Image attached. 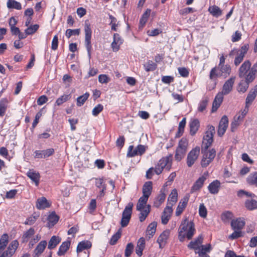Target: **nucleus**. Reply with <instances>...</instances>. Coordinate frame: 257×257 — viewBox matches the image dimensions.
Returning a JSON list of instances; mask_svg holds the SVG:
<instances>
[{"instance_id":"obj_35","label":"nucleus","mask_w":257,"mask_h":257,"mask_svg":"<svg viewBox=\"0 0 257 257\" xmlns=\"http://www.w3.org/2000/svg\"><path fill=\"white\" fill-rule=\"evenodd\" d=\"M244 225L245 221L241 218L232 220L231 222V226L233 230H241Z\"/></svg>"},{"instance_id":"obj_19","label":"nucleus","mask_w":257,"mask_h":257,"mask_svg":"<svg viewBox=\"0 0 257 257\" xmlns=\"http://www.w3.org/2000/svg\"><path fill=\"white\" fill-rule=\"evenodd\" d=\"M189 200V197L186 196L183 197L179 202V203L177 207L175 214L176 216H178L181 214V213L184 211V209L186 208L188 202Z\"/></svg>"},{"instance_id":"obj_13","label":"nucleus","mask_w":257,"mask_h":257,"mask_svg":"<svg viewBox=\"0 0 257 257\" xmlns=\"http://www.w3.org/2000/svg\"><path fill=\"white\" fill-rule=\"evenodd\" d=\"M208 172L204 173L203 175L200 177L194 183L193 185L191 187V192H196L200 190L203 186L205 181L207 179L208 176Z\"/></svg>"},{"instance_id":"obj_7","label":"nucleus","mask_w":257,"mask_h":257,"mask_svg":"<svg viewBox=\"0 0 257 257\" xmlns=\"http://www.w3.org/2000/svg\"><path fill=\"white\" fill-rule=\"evenodd\" d=\"M199 147H196L188 154L186 163L188 167H191L197 161L200 154Z\"/></svg>"},{"instance_id":"obj_55","label":"nucleus","mask_w":257,"mask_h":257,"mask_svg":"<svg viewBox=\"0 0 257 257\" xmlns=\"http://www.w3.org/2000/svg\"><path fill=\"white\" fill-rule=\"evenodd\" d=\"M121 231L119 229L111 238L109 243L111 245H114L117 242L118 239L120 237Z\"/></svg>"},{"instance_id":"obj_42","label":"nucleus","mask_w":257,"mask_h":257,"mask_svg":"<svg viewBox=\"0 0 257 257\" xmlns=\"http://www.w3.org/2000/svg\"><path fill=\"white\" fill-rule=\"evenodd\" d=\"M148 198V197H145L144 196H142L140 198L137 204V210L142 211V209H144L145 206L147 204Z\"/></svg>"},{"instance_id":"obj_59","label":"nucleus","mask_w":257,"mask_h":257,"mask_svg":"<svg viewBox=\"0 0 257 257\" xmlns=\"http://www.w3.org/2000/svg\"><path fill=\"white\" fill-rule=\"evenodd\" d=\"M39 217V215H32L31 216L27 218L25 221L24 224L25 225H31L35 223L37 219Z\"/></svg>"},{"instance_id":"obj_1","label":"nucleus","mask_w":257,"mask_h":257,"mask_svg":"<svg viewBox=\"0 0 257 257\" xmlns=\"http://www.w3.org/2000/svg\"><path fill=\"white\" fill-rule=\"evenodd\" d=\"M195 231V229L193 222H189L186 219L182 222L179 228L178 239L181 242H183L185 237L190 240L194 235Z\"/></svg>"},{"instance_id":"obj_24","label":"nucleus","mask_w":257,"mask_h":257,"mask_svg":"<svg viewBox=\"0 0 257 257\" xmlns=\"http://www.w3.org/2000/svg\"><path fill=\"white\" fill-rule=\"evenodd\" d=\"M190 133L191 136H194L198 131L200 126V122L198 119L194 118L189 123Z\"/></svg>"},{"instance_id":"obj_53","label":"nucleus","mask_w":257,"mask_h":257,"mask_svg":"<svg viewBox=\"0 0 257 257\" xmlns=\"http://www.w3.org/2000/svg\"><path fill=\"white\" fill-rule=\"evenodd\" d=\"M245 207L249 210H252L257 208V201L251 199L247 200L245 202Z\"/></svg>"},{"instance_id":"obj_60","label":"nucleus","mask_w":257,"mask_h":257,"mask_svg":"<svg viewBox=\"0 0 257 257\" xmlns=\"http://www.w3.org/2000/svg\"><path fill=\"white\" fill-rule=\"evenodd\" d=\"M208 101V99L207 98H205L200 102L198 107L199 111L202 112L206 109Z\"/></svg>"},{"instance_id":"obj_46","label":"nucleus","mask_w":257,"mask_h":257,"mask_svg":"<svg viewBox=\"0 0 257 257\" xmlns=\"http://www.w3.org/2000/svg\"><path fill=\"white\" fill-rule=\"evenodd\" d=\"M48 220L49 226H53L58 221L59 216L55 212H53L49 215Z\"/></svg>"},{"instance_id":"obj_52","label":"nucleus","mask_w":257,"mask_h":257,"mask_svg":"<svg viewBox=\"0 0 257 257\" xmlns=\"http://www.w3.org/2000/svg\"><path fill=\"white\" fill-rule=\"evenodd\" d=\"M71 98L70 94H64L61 96L60 97L57 98L55 102V104L60 106L63 103L66 102L68 100H69Z\"/></svg>"},{"instance_id":"obj_15","label":"nucleus","mask_w":257,"mask_h":257,"mask_svg":"<svg viewBox=\"0 0 257 257\" xmlns=\"http://www.w3.org/2000/svg\"><path fill=\"white\" fill-rule=\"evenodd\" d=\"M167 192V190L165 189V186L161 189L159 194L154 199V206L155 207L158 208L164 202Z\"/></svg>"},{"instance_id":"obj_45","label":"nucleus","mask_w":257,"mask_h":257,"mask_svg":"<svg viewBox=\"0 0 257 257\" xmlns=\"http://www.w3.org/2000/svg\"><path fill=\"white\" fill-rule=\"evenodd\" d=\"M146 150V148L145 146L139 145L137 146L136 149H134L133 154L131 155V153H129L128 155L131 156L142 155L145 152Z\"/></svg>"},{"instance_id":"obj_8","label":"nucleus","mask_w":257,"mask_h":257,"mask_svg":"<svg viewBox=\"0 0 257 257\" xmlns=\"http://www.w3.org/2000/svg\"><path fill=\"white\" fill-rule=\"evenodd\" d=\"M85 42L86 47L88 52L89 57L90 56V50L91 49V30L90 28V25L85 22Z\"/></svg>"},{"instance_id":"obj_51","label":"nucleus","mask_w":257,"mask_h":257,"mask_svg":"<svg viewBox=\"0 0 257 257\" xmlns=\"http://www.w3.org/2000/svg\"><path fill=\"white\" fill-rule=\"evenodd\" d=\"M89 96V93L86 92L81 96H79L77 98L76 104L78 106H81L83 105L86 100L88 98Z\"/></svg>"},{"instance_id":"obj_16","label":"nucleus","mask_w":257,"mask_h":257,"mask_svg":"<svg viewBox=\"0 0 257 257\" xmlns=\"http://www.w3.org/2000/svg\"><path fill=\"white\" fill-rule=\"evenodd\" d=\"M228 124V119L226 115H224L220 120L217 133L219 136H222L225 133Z\"/></svg>"},{"instance_id":"obj_39","label":"nucleus","mask_w":257,"mask_h":257,"mask_svg":"<svg viewBox=\"0 0 257 257\" xmlns=\"http://www.w3.org/2000/svg\"><path fill=\"white\" fill-rule=\"evenodd\" d=\"M246 180L248 184L257 186V172L250 173Z\"/></svg>"},{"instance_id":"obj_20","label":"nucleus","mask_w":257,"mask_h":257,"mask_svg":"<svg viewBox=\"0 0 257 257\" xmlns=\"http://www.w3.org/2000/svg\"><path fill=\"white\" fill-rule=\"evenodd\" d=\"M170 232L168 229L164 230L159 236L157 239V242L159 244L160 248H163L167 242L169 238Z\"/></svg>"},{"instance_id":"obj_22","label":"nucleus","mask_w":257,"mask_h":257,"mask_svg":"<svg viewBox=\"0 0 257 257\" xmlns=\"http://www.w3.org/2000/svg\"><path fill=\"white\" fill-rule=\"evenodd\" d=\"M223 99V96L222 95V94L218 93L212 103V107L211 109L212 112H214L217 110L222 102Z\"/></svg>"},{"instance_id":"obj_56","label":"nucleus","mask_w":257,"mask_h":257,"mask_svg":"<svg viewBox=\"0 0 257 257\" xmlns=\"http://www.w3.org/2000/svg\"><path fill=\"white\" fill-rule=\"evenodd\" d=\"M39 26L37 24L31 25L27 29L25 30V33L30 35L35 33L39 29Z\"/></svg>"},{"instance_id":"obj_62","label":"nucleus","mask_w":257,"mask_h":257,"mask_svg":"<svg viewBox=\"0 0 257 257\" xmlns=\"http://www.w3.org/2000/svg\"><path fill=\"white\" fill-rule=\"evenodd\" d=\"M233 217L232 213L230 211H226L221 214V219L224 222H227Z\"/></svg>"},{"instance_id":"obj_29","label":"nucleus","mask_w":257,"mask_h":257,"mask_svg":"<svg viewBox=\"0 0 257 257\" xmlns=\"http://www.w3.org/2000/svg\"><path fill=\"white\" fill-rule=\"evenodd\" d=\"M203 238L201 235L198 236V237L195 239L194 241H191L188 245V247L190 249H194L197 250L199 249L200 246V245L203 242Z\"/></svg>"},{"instance_id":"obj_27","label":"nucleus","mask_w":257,"mask_h":257,"mask_svg":"<svg viewBox=\"0 0 257 257\" xmlns=\"http://www.w3.org/2000/svg\"><path fill=\"white\" fill-rule=\"evenodd\" d=\"M71 244L70 240H67L64 241L62 243L61 245L60 246L58 251L57 252V254L59 256L64 255L65 253L69 249Z\"/></svg>"},{"instance_id":"obj_44","label":"nucleus","mask_w":257,"mask_h":257,"mask_svg":"<svg viewBox=\"0 0 257 257\" xmlns=\"http://www.w3.org/2000/svg\"><path fill=\"white\" fill-rule=\"evenodd\" d=\"M249 83L246 81V80L241 81L237 86V91L240 93H244L248 88Z\"/></svg>"},{"instance_id":"obj_32","label":"nucleus","mask_w":257,"mask_h":257,"mask_svg":"<svg viewBox=\"0 0 257 257\" xmlns=\"http://www.w3.org/2000/svg\"><path fill=\"white\" fill-rule=\"evenodd\" d=\"M257 74V62L253 64L252 67H250V70L248 72L247 77L246 81L249 82H252Z\"/></svg>"},{"instance_id":"obj_49","label":"nucleus","mask_w":257,"mask_h":257,"mask_svg":"<svg viewBox=\"0 0 257 257\" xmlns=\"http://www.w3.org/2000/svg\"><path fill=\"white\" fill-rule=\"evenodd\" d=\"M145 70L147 72L154 71L157 67V64L152 61L149 60L144 65Z\"/></svg>"},{"instance_id":"obj_9","label":"nucleus","mask_w":257,"mask_h":257,"mask_svg":"<svg viewBox=\"0 0 257 257\" xmlns=\"http://www.w3.org/2000/svg\"><path fill=\"white\" fill-rule=\"evenodd\" d=\"M249 49L248 44H245L241 47L238 50L237 54L235 58L234 64L237 66L242 61L245 55L246 54Z\"/></svg>"},{"instance_id":"obj_30","label":"nucleus","mask_w":257,"mask_h":257,"mask_svg":"<svg viewBox=\"0 0 257 257\" xmlns=\"http://www.w3.org/2000/svg\"><path fill=\"white\" fill-rule=\"evenodd\" d=\"M178 198V192L176 189H174L172 190L170 194L169 195L168 198L167 205L172 206L175 204L177 201Z\"/></svg>"},{"instance_id":"obj_31","label":"nucleus","mask_w":257,"mask_h":257,"mask_svg":"<svg viewBox=\"0 0 257 257\" xmlns=\"http://www.w3.org/2000/svg\"><path fill=\"white\" fill-rule=\"evenodd\" d=\"M145 247V239L143 237L140 238L138 242L136 248V252L139 256H142L143 251Z\"/></svg>"},{"instance_id":"obj_36","label":"nucleus","mask_w":257,"mask_h":257,"mask_svg":"<svg viewBox=\"0 0 257 257\" xmlns=\"http://www.w3.org/2000/svg\"><path fill=\"white\" fill-rule=\"evenodd\" d=\"M61 238L57 236L53 235L50 238L48 245V248L52 249L55 248L57 245L61 242Z\"/></svg>"},{"instance_id":"obj_41","label":"nucleus","mask_w":257,"mask_h":257,"mask_svg":"<svg viewBox=\"0 0 257 257\" xmlns=\"http://www.w3.org/2000/svg\"><path fill=\"white\" fill-rule=\"evenodd\" d=\"M35 230L32 227L24 232L22 236V242L23 243L27 242L30 238L35 234Z\"/></svg>"},{"instance_id":"obj_40","label":"nucleus","mask_w":257,"mask_h":257,"mask_svg":"<svg viewBox=\"0 0 257 257\" xmlns=\"http://www.w3.org/2000/svg\"><path fill=\"white\" fill-rule=\"evenodd\" d=\"M208 11L213 16L216 18L219 17L222 15V11L216 6H212L209 8Z\"/></svg>"},{"instance_id":"obj_23","label":"nucleus","mask_w":257,"mask_h":257,"mask_svg":"<svg viewBox=\"0 0 257 257\" xmlns=\"http://www.w3.org/2000/svg\"><path fill=\"white\" fill-rule=\"evenodd\" d=\"M257 95V85H255L249 92L246 99L245 104L249 105L254 100Z\"/></svg>"},{"instance_id":"obj_26","label":"nucleus","mask_w":257,"mask_h":257,"mask_svg":"<svg viewBox=\"0 0 257 257\" xmlns=\"http://www.w3.org/2000/svg\"><path fill=\"white\" fill-rule=\"evenodd\" d=\"M220 183L218 180H214L208 186L209 192L213 194H217L219 190Z\"/></svg>"},{"instance_id":"obj_48","label":"nucleus","mask_w":257,"mask_h":257,"mask_svg":"<svg viewBox=\"0 0 257 257\" xmlns=\"http://www.w3.org/2000/svg\"><path fill=\"white\" fill-rule=\"evenodd\" d=\"M186 118H183L182 120L179 122L178 132L176 135V137H180L182 135L184 132L185 126L186 125Z\"/></svg>"},{"instance_id":"obj_4","label":"nucleus","mask_w":257,"mask_h":257,"mask_svg":"<svg viewBox=\"0 0 257 257\" xmlns=\"http://www.w3.org/2000/svg\"><path fill=\"white\" fill-rule=\"evenodd\" d=\"M203 153L202 158L201 161V165L202 167H207L214 160L216 156V151L214 149L208 150L204 149Z\"/></svg>"},{"instance_id":"obj_57","label":"nucleus","mask_w":257,"mask_h":257,"mask_svg":"<svg viewBox=\"0 0 257 257\" xmlns=\"http://www.w3.org/2000/svg\"><path fill=\"white\" fill-rule=\"evenodd\" d=\"M188 147V141L186 138H182L179 142L177 148L187 151Z\"/></svg>"},{"instance_id":"obj_43","label":"nucleus","mask_w":257,"mask_h":257,"mask_svg":"<svg viewBox=\"0 0 257 257\" xmlns=\"http://www.w3.org/2000/svg\"><path fill=\"white\" fill-rule=\"evenodd\" d=\"M7 7L10 9H15L18 10L22 9V5L20 3L15 0H8L7 2Z\"/></svg>"},{"instance_id":"obj_64","label":"nucleus","mask_w":257,"mask_h":257,"mask_svg":"<svg viewBox=\"0 0 257 257\" xmlns=\"http://www.w3.org/2000/svg\"><path fill=\"white\" fill-rule=\"evenodd\" d=\"M207 209L204 204H201L199 208V215L203 218H205L207 216Z\"/></svg>"},{"instance_id":"obj_37","label":"nucleus","mask_w":257,"mask_h":257,"mask_svg":"<svg viewBox=\"0 0 257 257\" xmlns=\"http://www.w3.org/2000/svg\"><path fill=\"white\" fill-rule=\"evenodd\" d=\"M9 242L8 234H3L0 238V253L5 249Z\"/></svg>"},{"instance_id":"obj_12","label":"nucleus","mask_w":257,"mask_h":257,"mask_svg":"<svg viewBox=\"0 0 257 257\" xmlns=\"http://www.w3.org/2000/svg\"><path fill=\"white\" fill-rule=\"evenodd\" d=\"M235 79V77H232L226 81L222 86V91L218 93H222L223 96L229 94L232 90Z\"/></svg>"},{"instance_id":"obj_54","label":"nucleus","mask_w":257,"mask_h":257,"mask_svg":"<svg viewBox=\"0 0 257 257\" xmlns=\"http://www.w3.org/2000/svg\"><path fill=\"white\" fill-rule=\"evenodd\" d=\"M187 151L177 148L175 155V160L177 161H181L185 156Z\"/></svg>"},{"instance_id":"obj_38","label":"nucleus","mask_w":257,"mask_h":257,"mask_svg":"<svg viewBox=\"0 0 257 257\" xmlns=\"http://www.w3.org/2000/svg\"><path fill=\"white\" fill-rule=\"evenodd\" d=\"M157 226V223L156 222H153L151 223L149 226H148L146 233L147 235L149 236V238H150L152 237L155 234L156 230V227Z\"/></svg>"},{"instance_id":"obj_2","label":"nucleus","mask_w":257,"mask_h":257,"mask_svg":"<svg viewBox=\"0 0 257 257\" xmlns=\"http://www.w3.org/2000/svg\"><path fill=\"white\" fill-rule=\"evenodd\" d=\"M231 70V67L227 64L214 67L210 71L209 78L214 80L218 77L226 78L230 74Z\"/></svg>"},{"instance_id":"obj_47","label":"nucleus","mask_w":257,"mask_h":257,"mask_svg":"<svg viewBox=\"0 0 257 257\" xmlns=\"http://www.w3.org/2000/svg\"><path fill=\"white\" fill-rule=\"evenodd\" d=\"M8 100L7 98H2L0 100V116L5 115L7 108Z\"/></svg>"},{"instance_id":"obj_34","label":"nucleus","mask_w":257,"mask_h":257,"mask_svg":"<svg viewBox=\"0 0 257 257\" xmlns=\"http://www.w3.org/2000/svg\"><path fill=\"white\" fill-rule=\"evenodd\" d=\"M106 187L105 180L103 178L99 179V180H97V189H99V197H101L104 195V191L106 190Z\"/></svg>"},{"instance_id":"obj_3","label":"nucleus","mask_w":257,"mask_h":257,"mask_svg":"<svg viewBox=\"0 0 257 257\" xmlns=\"http://www.w3.org/2000/svg\"><path fill=\"white\" fill-rule=\"evenodd\" d=\"M172 156L165 157L160 160L155 168V172L157 175L160 174L163 169L169 171L171 167Z\"/></svg>"},{"instance_id":"obj_21","label":"nucleus","mask_w":257,"mask_h":257,"mask_svg":"<svg viewBox=\"0 0 257 257\" xmlns=\"http://www.w3.org/2000/svg\"><path fill=\"white\" fill-rule=\"evenodd\" d=\"M27 176L35 183L36 186H38L41 178L40 174L33 170H30L27 173Z\"/></svg>"},{"instance_id":"obj_17","label":"nucleus","mask_w":257,"mask_h":257,"mask_svg":"<svg viewBox=\"0 0 257 257\" xmlns=\"http://www.w3.org/2000/svg\"><path fill=\"white\" fill-rule=\"evenodd\" d=\"M173 212V209L171 206L167 205L164 208L161 216V222L163 224L168 223Z\"/></svg>"},{"instance_id":"obj_33","label":"nucleus","mask_w":257,"mask_h":257,"mask_svg":"<svg viewBox=\"0 0 257 257\" xmlns=\"http://www.w3.org/2000/svg\"><path fill=\"white\" fill-rule=\"evenodd\" d=\"M91 242L88 240H83L78 244L76 251L79 253L84 250L87 249L91 247Z\"/></svg>"},{"instance_id":"obj_61","label":"nucleus","mask_w":257,"mask_h":257,"mask_svg":"<svg viewBox=\"0 0 257 257\" xmlns=\"http://www.w3.org/2000/svg\"><path fill=\"white\" fill-rule=\"evenodd\" d=\"M109 19L111 20L110 25L111 26V30L116 31V27L119 25L118 22H117L116 19L111 15L109 16Z\"/></svg>"},{"instance_id":"obj_18","label":"nucleus","mask_w":257,"mask_h":257,"mask_svg":"<svg viewBox=\"0 0 257 257\" xmlns=\"http://www.w3.org/2000/svg\"><path fill=\"white\" fill-rule=\"evenodd\" d=\"M50 206L51 203H50L45 197L39 198L36 203V207L39 210L45 209L50 207Z\"/></svg>"},{"instance_id":"obj_63","label":"nucleus","mask_w":257,"mask_h":257,"mask_svg":"<svg viewBox=\"0 0 257 257\" xmlns=\"http://www.w3.org/2000/svg\"><path fill=\"white\" fill-rule=\"evenodd\" d=\"M133 249H134V244L132 243H128L127 245H126V246L125 247V256L126 257H129L133 251Z\"/></svg>"},{"instance_id":"obj_14","label":"nucleus","mask_w":257,"mask_h":257,"mask_svg":"<svg viewBox=\"0 0 257 257\" xmlns=\"http://www.w3.org/2000/svg\"><path fill=\"white\" fill-rule=\"evenodd\" d=\"M19 245V243L17 240H13L9 245L7 250L3 253H4L6 256L12 257L15 254Z\"/></svg>"},{"instance_id":"obj_28","label":"nucleus","mask_w":257,"mask_h":257,"mask_svg":"<svg viewBox=\"0 0 257 257\" xmlns=\"http://www.w3.org/2000/svg\"><path fill=\"white\" fill-rule=\"evenodd\" d=\"M153 189V183L151 181L146 182L143 186V195L147 197H149L151 195Z\"/></svg>"},{"instance_id":"obj_6","label":"nucleus","mask_w":257,"mask_h":257,"mask_svg":"<svg viewBox=\"0 0 257 257\" xmlns=\"http://www.w3.org/2000/svg\"><path fill=\"white\" fill-rule=\"evenodd\" d=\"M133 206V203L130 202L125 207L122 212V218L120 221L121 227H124L128 225L131 218Z\"/></svg>"},{"instance_id":"obj_58","label":"nucleus","mask_w":257,"mask_h":257,"mask_svg":"<svg viewBox=\"0 0 257 257\" xmlns=\"http://www.w3.org/2000/svg\"><path fill=\"white\" fill-rule=\"evenodd\" d=\"M80 33V29H67L65 33V35L67 38H70L72 36L74 35H79Z\"/></svg>"},{"instance_id":"obj_11","label":"nucleus","mask_w":257,"mask_h":257,"mask_svg":"<svg viewBox=\"0 0 257 257\" xmlns=\"http://www.w3.org/2000/svg\"><path fill=\"white\" fill-rule=\"evenodd\" d=\"M55 152L53 148L44 150H36L35 151L34 158L36 159H45L52 156Z\"/></svg>"},{"instance_id":"obj_25","label":"nucleus","mask_w":257,"mask_h":257,"mask_svg":"<svg viewBox=\"0 0 257 257\" xmlns=\"http://www.w3.org/2000/svg\"><path fill=\"white\" fill-rule=\"evenodd\" d=\"M47 244V242L46 240L41 241L34 250L35 256L38 257L40 254H41L44 251Z\"/></svg>"},{"instance_id":"obj_10","label":"nucleus","mask_w":257,"mask_h":257,"mask_svg":"<svg viewBox=\"0 0 257 257\" xmlns=\"http://www.w3.org/2000/svg\"><path fill=\"white\" fill-rule=\"evenodd\" d=\"M251 63L249 60L245 61L240 67L238 70V76L240 78H244L246 80L248 72L250 70Z\"/></svg>"},{"instance_id":"obj_5","label":"nucleus","mask_w":257,"mask_h":257,"mask_svg":"<svg viewBox=\"0 0 257 257\" xmlns=\"http://www.w3.org/2000/svg\"><path fill=\"white\" fill-rule=\"evenodd\" d=\"M215 133V127L212 125H208L207 130L203 137V147L207 150L212 144L213 139V136Z\"/></svg>"},{"instance_id":"obj_50","label":"nucleus","mask_w":257,"mask_h":257,"mask_svg":"<svg viewBox=\"0 0 257 257\" xmlns=\"http://www.w3.org/2000/svg\"><path fill=\"white\" fill-rule=\"evenodd\" d=\"M140 211L139 219L141 222H143L145 220L150 212V205H148L146 208L142 209V211Z\"/></svg>"}]
</instances>
